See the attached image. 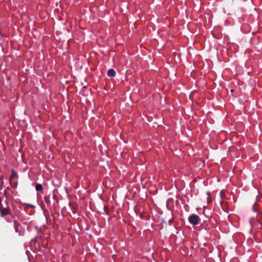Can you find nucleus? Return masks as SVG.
<instances>
[{"mask_svg":"<svg viewBox=\"0 0 262 262\" xmlns=\"http://www.w3.org/2000/svg\"><path fill=\"white\" fill-rule=\"evenodd\" d=\"M35 189L37 191H41L42 189V186L40 184H37L35 186Z\"/></svg>","mask_w":262,"mask_h":262,"instance_id":"4","label":"nucleus"},{"mask_svg":"<svg viewBox=\"0 0 262 262\" xmlns=\"http://www.w3.org/2000/svg\"><path fill=\"white\" fill-rule=\"evenodd\" d=\"M107 74L110 77H114L116 75V72L113 69H110L108 70Z\"/></svg>","mask_w":262,"mask_h":262,"instance_id":"3","label":"nucleus"},{"mask_svg":"<svg viewBox=\"0 0 262 262\" xmlns=\"http://www.w3.org/2000/svg\"><path fill=\"white\" fill-rule=\"evenodd\" d=\"M207 201H208V203L209 202V199H207Z\"/></svg>","mask_w":262,"mask_h":262,"instance_id":"9","label":"nucleus"},{"mask_svg":"<svg viewBox=\"0 0 262 262\" xmlns=\"http://www.w3.org/2000/svg\"><path fill=\"white\" fill-rule=\"evenodd\" d=\"M10 211V210L7 205H6V207L3 206V205H2V207L0 206V212L1 216H4L9 214Z\"/></svg>","mask_w":262,"mask_h":262,"instance_id":"2","label":"nucleus"},{"mask_svg":"<svg viewBox=\"0 0 262 262\" xmlns=\"http://www.w3.org/2000/svg\"><path fill=\"white\" fill-rule=\"evenodd\" d=\"M207 194H208V195H209V194H210V192H207Z\"/></svg>","mask_w":262,"mask_h":262,"instance_id":"8","label":"nucleus"},{"mask_svg":"<svg viewBox=\"0 0 262 262\" xmlns=\"http://www.w3.org/2000/svg\"><path fill=\"white\" fill-rule=\"evenodd\" d=\"M0 179H1V180L2 181V180H3V177H2V176H1V178H0Z\"/></svg>","mask_w":262,"mask_h":262,"instance_id":"7","label":"nucleus"},{"mask_svg":"<svg viewBox=\"0 0 262 262\" xmlns=\"http://www.w3.org/2000/svg\"><path fill=\"white\" fill-rule=\"evenodd\" d=\"M188 221L191 225L195 226L199 224L200 218L198 215L193 214L189 216Z\"/></svg>","mask_w":262,"mask_h":262,"instance_id":"1","label":"nucleus"},{"mask_svg":"<svg viewBox=\"0 0 262 262\" xmlns=\"http://www.w3.org/2000/svg\"><path fill=\"white\" fill-rule=\"evenodd\" d=\"M14 228H15V231L16 232H18L19 233V234L20 235V232H19L18 231V229H19V226L18 225H17L14 222Z\"/></svg>","mask_w":262,"mask_h":262,"instance_id":"6","label":"nucleus"},{"mask_svg":"<svg viewBox=\"0 0 262 262\" xmlns=\"http://www.w3.org/2000/svg\"><path fill=\"white\" fill-rule=\"evenodd\" d=\"M44 201L47 204L49 205L50 204V200L49 196H46L44 197Z\"/></svg>","mask_w":262,"mask_h":262,"instance_id":"5","label":"nucleus"}]
</instances>
